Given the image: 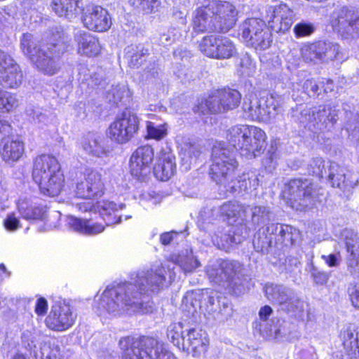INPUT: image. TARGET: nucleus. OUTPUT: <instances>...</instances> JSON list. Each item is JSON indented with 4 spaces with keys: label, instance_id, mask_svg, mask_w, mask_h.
Segmentation results:
<instances>
[{
    "label": "nucleus",
    "instance_id": "obj_1",
    "mask_svg": "<svg viewBox=\"0 0 359 359\" xmlns=\"http://www.w3.org/2000/svg\"><path fill=\"white\" fill-rule=\"evenodd\" d=\"M166 270L162 265L142 271L136 275L135 283H122L108 286L100 297H95V310L99 316H116L124 312L147 313L151 311L148 291L163 288Z\"/></svg>",
    "mask_w": 359,
    "mask_h": 359
},
{
    "label": "nucleus",
    "instance_id": "obj_2",
    "mask_svg": "<svg viewBox=\"0 0 359 359\" xmlns=\"http://www.w3.org/2000/svg\"><path fill=\"white\" fill-rule=\"evenodd\" d=\"M58 38L52 39L50 44H39L31 34H24L20 40L23 53L34 63L41 73L53 76L60 69V55L65 50L64 37L60 33Z\"/></svg>",
    "mask_w": 359,
    "mask_h": 359
},
{
    "label": "nucleus",
    "instance_id": "obj_3",
    "mask_svg": "<svg viewBox=\"0 0 359 359\" xmlns=\"http://www.w3.org/2000/svg\"><path fill=\"white\" fill-rule=\"evenodd\" d=\"M32 178L41 192L49 196H57L64 186L65 177L57 159L49 154L37 156L34 162Z\"/></svg>",
    "mask_w": 359,
    "mask_h": 359
},
{
    "label": "nucleus",
    "instance_id": "obj_4",
    "mask_svg": "<svg viewBox=\"0 0 359 359\" xmlns=\"http://www.w3.org/2000/svg\"><path fill=\"white\" fill-rule=\"evenodd\" d=\"M226 139L241 155L252 159L260 156L264 151L266 135L258 127L238 124L227 130Z\"/></svg>",
    "mask_w": 359,
    "mask_h": 359
},
{
    "label": "nucleus",
    "instance_id": "obj_5",
    "mask_svg": "<svg viewBox=\"0 0 359 359\" xmlns=\"http://www.w3.org/2000/svg\"><path fill=\"white\" fill-rule=\"evenodd\" d=\"M118 346L122 359H177L158 339L127 336L120 339Z\"/></svg>",
    "mask_w": 359,
    "mask_h": 359
},
{
    "label": "nucleus",
    "instance_id": "obj_6",
    "mask_svg": "<svg viewBox=\"0 0 359 359\" xmlns=\"http://www.w3.org/2000/svg\"><path fill=\"white\" fill-rule=\"evenodd\" d=\"M210 174L217 184L223 186L233 177L238 165L234 153L223 142H216L212 149Z\"/></svg>",
    "mask_w": 359,
    "mask_h": 359
},
{
    "label": "nucleus",
    "instance_id": "obj_7",
    "mask_svg": "<svg viewBox=\"0 0 359 359\" xmlns=\"http://www.w3.org/2000/svg\"><path fill=\"white\" fill-rule=\"evenodd\" d=\"M264 292L268 300L278 304L281 310L304 319V311L308 305L300 300L292 290L282 285L267 283L264 287Z\"/></svg>",
    "mask_w": 359,
    "mask_h": 359
},
{
    "label": "nucleus",
    "instance_id": "obj_8",
    "mask_svg": "<svg viewBox=\"0 0 359 359\" xmlns=\"http://www.w3.org/2000/svg\"><path fill=\"white\" fill-rule=\"evenodd\" d=\"M283 196L297 210L312 207L316 201L312 183L307 179H294L285 184Z\"/></svg>",
    "mask_w": 359,
    "mask_h": 359
},
{
    "label": "nucleus",
    "instance_id": "obj_9",
    "mask_svg": "<svg viewBox=\"0 0 359 359\" xmlns=\"http://www.w3.org/2000/svg\"><path fill=\"white\" fill-rule=\"evenodd\" d=\"M242 37L248 46L265 50L270 46L271 39L266 23L259 18H249L241 26Z\"/></svg>",
    "mask_w": 359,
    "mask_h": 359
},
{
    "label": "nucleus",
    "instance_id": "obj_10",
    "mask_svg": "<svg viewBox=\"0 0 359 359\" xmlns=\"http://www.w3.org/2000/svg\"><path fill=\"white\" fill-rule=\"evenodd\" d=\"M199 49L205 56L217 60L229 59L237 53L233 42L221 36L210 35L203 37L199 43Z\"/></svg>",
    "mask_w": 359,
    "mask_h": 359
},
{
    "label": "nucleus",
    "instance_id": "obj_11",
    "mask_svg": "<svg viewBox=\"0 0 359 359\" xmlns=\"http://www.w3.org/2000/svg\"><path fill=\"white\" fill-rule=\"evenodd\" d=\"M42 337L41 332L35 328L26 330L22 334V344L30 351H34L36 359H62L58 345L50 341H43L36 349V342Z\"/></svg>",
    "mask_w": 359,
    "mask_h": 359
},
{
    "label": "nucleus",
    "instance_id": "obj_12",
    "mask_svg": "<svg viewBox=\"0 0 359 359\" xmlns=\"http://www.w3.org/2000/svg\"><path fill=\"white\" fill-rule=\"evenodd\" d=\"M139 124V118L135 114L123 112L110 124L107 134L111 140L118 144H124L137 133Z\"/></svg>",
    "mask_w": 359,
    "mask_h": 359
},
{
    "label": "nucleus",
    "instance_id": "obj_13",
    "mask_svg": "<svg viewBox=\"0 0 359 359\" xmlns=\"http://www.w3.org/2000/svg\"><path fill=\"white\" fill-rule=\"evenodd\" d=\"M74 194L83 199H91L101 197L104 191V182L100 171L87 168L83 177L78 180Z\"/></svg>",
    "mask_w": 359,
    "mask_h": 359
},
{
    "label": "nucleus",
    "instance_id": "obj_14",
    "mask_svg": "<svg viewBox=\"0 0 359 359\" xmlns=\"http://www.w3.org/2000/svg\"><path fill=\"white\" fill-rule=\"evenodd\" d=\"M76 315L72 306L65 301L55 302L46 318V326L54 331L62 332L70 328L75 323Z\"/></svg>",
    "mask_w": 359,
    "mask_h": 359
},
{
    "label": "nucleus",
    "instance_id": "obj_15",
    "mask_svg": "<svg viewBox=\"0 0 359 359\" xmlns=\"http://www.w3.org/2000/svg\"><path fill=\"white\" fill-rule=\"evenodd\" d=\"M330 24L333 30L344 37L359 32V16L353 10L342 7L333 11Z\"/></svg>",
    "mask_w": 359,
    "mask_h": 359
},
{
    "label": "nucleus",
    "instance_id": "obj_16",
    "mask_svg": "<svg viewBox=\"0 0 359 359\" xmlns=\"http://www.w3.org/2000/svg\"><path fill=\"white\" fill-rule=\"evenodd\" d=\"M337 111L331 107L319 106L313 109H305L302 112L300 121L309 130L322 129L327 123H334L337 118Z\"/></svg>",
    "mask_w": 359,
    "mask_h": 359
},
{
    "label": "nucleus",
    "instance_id": "obj_17",
    "mask_svg": "<svg viewBox=\"0 0 359 359\" xmlns=\"http://www.w3.org/2000/svg\"><path fill=\"white\" fill-rule=\"evenodd\" d=\"M23 74L17 62L7 53L0 50V85L18 88L22 83Z\"/></svg>",
    "mask_w": 359,
    "mask_h": 359
},
{
    "label": "nucleus",
    "instance_id": "obj_18",
    "mask_svg": "<svg viewBox=\"0 0 359 359\" xmlns=\"http://www.w3.org/2000/svg\"><path fill=\"white\" fill-rule=\"evenodd\" d=\"M266 18L269 27L277 33H285L292 27L294 13L286 4H280L278 6L267 7Z\"/></svg>",
    "mask_w": 359,
    "mask_h": 359
},
{
    "label": "nucleus",
    "instance_id": "obj_19",
    "mask_svg": "<svg viewBox=\"0 0 359 359\" xmlns=\"http://www.w3.org/2000/svg\"><path fill=\"white\" fill-rule=\"evenodd\" d=\"M215 21L219 27V32H226L231 28L236 20L237 10L229 1L210 0L206 1Z\"/></svg>",
    "mask_w": 359,
    "mask_h": 359
},
{
    "label": "nucleus",
    "instance_id": "obj_20",
    "mask_svg": "<svg viewBox=\"0 0 359 359\" xmlns=\"http://www.w3.org/2000/svg\"><path fill=\"white\" fill-rule=\"evenodd\" d=\"M154 149L149 145L138 147L130 159V173L137 179H142L151 172V165L154 160Z\"/></svg>",
    "mask_w": 359,
    "mask_h": 359
},
{
    "label": "nucleus",
    "instance_id": "obj_21",
    "mask_svg": "<svg viewBox=\"0 0 359 359\" xmlns=\"http://www.w3.org/2000/svg\"><path fill=\"white\" fill-rule=\"evenodd\" d=\"M239 262L230 260H219L206 268L209 279L217 284L229 282L240 271Z\"/></svg>",
    "mask_w": 359,
    "mask_h": 359
},
{
    "label": "nucleus",
    "instance_id": "obj_22",
    "mask_svg": "<svg viewBox=\"0 0 359 359\" xmlns=\"http://www.w3.org/2000/svg\"><path fill=\"white\" fill-rule=\"evenodd\" d=\"M83 22L88 29L99 32L107 31L111 26L109 13L100 6L88 7L83 15Z\"/></svg>",
    "mask_w": 359,
    "mask_h": 359
},
{
    "label": "nucleus",
    "instance_id": "obj_23",
    "mask_svg": "<svg viewBox=\"0 0 359 359\" xmlns=\"http://www.w3.org/2000/svg\"><path fill=\"white\" fill-rule=\"evenodd\" d=\"M347 252V269L353 275L359 272V236L354 231L345 229L341 233Z\"/></svg>",
    "mask_w": 359,
    "mask_h": 359
},
{
    "label": "nucleus",
    "instance_id": "obj_24",
    "mask_svg": "<svg viewBox=\"0 0 359 359\" xmlns=\"http://www.w3.org/2000/svg\"><path fill=\"white\" fill-rule=\"evenodd\" d=\"M199 296L200 294L194 292L188 293L185 296L183 300V304L186 306V309L189 313H194L196 311L198 308L203 307L210 313L218 311L216 304H219L220 300L218 299L217 297L208 294V291L205 292V294L203 293V300L201 301L197 298ZM220 311H221L219 310V312Z\"/></svg>",
    "mask_w": 359,
    "mask_h": 359
},
{
    "label": "nucleus",
    "instance_id": "obj_25",
    "mask_svg": "<svg viewBox=\"0 0 359 359\" xmlns=\"http://www.w3.org/2000/svg\"><path fill=\"white\" fill-rule=\"evenodd\" d=\"M176 171L175 156L170 151L162 150L154 167L155 177L161 181L169 180Z\"/></svg>",
    "mask_w": 359,
    "mask_h": 359
},
{
    "label": "nucleus",
    "instance_id": "obj_26",
    "mask_svg": "<svg viewBox=\"0 0 359 359\" xmlns=\"http://www.w3.org/2000/svg\"><path fill=\"white\" fill-rule=\"evenodd\" d=\"M193 28L198 33L219 32L218 25L215 21L207 2L196 9L193 20Z\"/></svg>",
    "mask_w": 359,
    "mask_h": 359
},
{
    "label": "nucleus",
    "instance_id": "obj_27",
    "mask_svg": "<svg viewBox=\"0 0 359 359\" xmlns=\"http://www.w3.org/2000/svg\"><path fill=\"white\" fill-rule=\"evenodd\" d=\"M77 43V52L86 57H95L102 50V46L97 36L85 31H79L75 35Z\"/></svg>",
    "mask_w": 359,
    "mask_h": 359
},
{
    "label": "nucleus",
    "instance_id": "obj_28",
    "mask_svg": "<svg viewBox=\"0 0 359 359\" xmlns=\"http://www.w3.org/2000/svg\"><path fill=\"white\" fill-rule=\"evenodd\" d=\"M208 344V339L206 332L202 330L192 328L187 330L182 348L191 350L194 355H198L205 352Z\"/></svg>",
    "mask_w": 359,
    "mask_h": 359
},
{
    "label": "nucleus",
    "instance_id": "obj_29",
    "mask_svg": "<svg viewBox=\"0 0 359 359\" xmlns=\"http://www.w3.org/2000/svg\"><path fill=\"white\" fill-rule=\"evenodd\" d=\"M52 8L58 16L71 20L83 11V4L82 0H53Z\"/></svg>",
    "mask_w": 359,
    "mask_h": 359
},
{
    "label": "nucleus",
    "instance_id": "obj_30",
    "mask_svg": "<svg viewBox=\"0 0 359 359\" xmlns=\"http://www.w3.org/2000/svg\"><path fill=\"white\" fill-rule=\"evenodd\" d=\"M23 152L24 144L20 140L4 138L0 143V155L7 163L18 161Z\"/></svg>",
    "mask_w": 359,
    "mask_h": 359
},
{
    "label": "nucleus",
    "instance_id": "obj_31",
    "mask_svg": "<svg viewBox=\"0 0 359 359\" xmlns=\"http://www.w3.org/2000/svg\"><path fill=\"white\" fill-rule=\"evenodd\" d=\"M258 185L257 177L253 173H246L243 174L239 180L234 179L233 177L224 188L227 192L236 194L256 189Z\"/></svg>",
    "mask_w": 359,
    "mask_h": 359
},
{
    "label": "nucleus",
    "instance_id": "obj_32",
    "mask_svg": "<svg viewBox=\"0 0 359 359\" xmlns=\"http://www.w3.org/2000/svg\"><path fill=\"white\" fill-rule=\"evenodd\" d=\"M67 224L74 231L84 235L93 236L104 230V226L100 223H95L91 219H83L72 216L68 217Z\"/></svg>",
    "mask_w": 359,
    "mask_h": 359
},
{
    "label": "nucleus",
    "instance_id": "obj_33",
    "mask_svg": "<svg viewBox=\"0 0 359 359\" xmlns=\"http://www.w3.org/2000/svg\"><path fill=\"white\" fill-rule=\"evenodd\" d=\"M20 214L25 219H42L45 213V207L30 198H21L18 202Z\"/></svg>",
    "mask_w": 359,
    "mask_h": 359
},
{
    "label": "nucleus",
    "instance_id": "obj_34",
    "mask_svg": "<svg viewBox=\"0 0 359 359\" xmlns=\"http://www.w3.org/2000/svg\"><path fill=\"white\" fill-rule=\"evenodd\" d=\"M262 100L266 109V121L275 119L284 112L285 99L283 95L273 93L263 97Z\"/></svg>",
    "mask_w": 359,
    "mask_h": 359
},
{
    "label": "nucleus",
    "instance_id": "obj_35",
    "mask_svg": "<svg viewBox=\"0 0 359 359\" xmlns=\"http://www.w3.org/2000/svg\"><path fill=\"white\" fill-rule=\"evenodd\" d=\"M125 205L120 204L117 205L112 201L99 202L97 205L99 213L105 222L106 225L110 226L120 222L121 216L118 213Z\"/></svg>",
    "mask_w": 359,
    "mask_h": 359
},
{
    "label": "nucleus",
    "instance_id": "obj_36",
    "mask_svg": "<svg viewBox=\"0 0 359 359\" xmlns=\"http://www.w3.org/2000/svg\"><path fill=\"white\" fill-rule=\"evenodd\" d=\"M194 111L202 114L208 113L217 114L224 111L218 91L208 97L198 100V103L194 107Z\"/></svg>",
    "mask_w": 359,
    "mask_h": 359
},
{
    "label": "nucleus",
    "instance_id": "obj_37",
    "mask_svg": "<svg viewBox=\"0 0 359 359\" xmlns=\"http://www.w3.org/2000/svg\"><path fill=\"white\" fill-rule=\"evenodd\" d=\"M170 259L174 264L180 266L184 273L193 272L196 269L201 266V263L193 255L191 249H185L178 254H173Z\"/></svg>",
    "mask_w": 359,
    "mask_h": 359
},
{
    "label": "nucleus",
    "instance_id": "obj_38",
    "mask_svg": "<svg viewBox=\"0 0 359 359\" xmlns=\"http://www.w3.org/2000/svg\"><path fill=\"white\" fill-rule=\"evenodd\" d=\"M82 148L88 154L96 157L106 156L107 150L102 144L100 136L94 133H88L83 137L81 142Z\"/></svg>",
    "mask_w": 359,
    "mask_h": 359
},
{
    "label": "nucleus",
    "instance_id": "obj_39",
    "mask_svg": "<svg viewBox=\"0 0 359 359\" xmlns=\"http://www.w3.org/2000/svg\"><path fill=\"white\" fill-rule=\"evenodd\" d=\"M246 209L237 201H229L224 203L219 208L221 216L224 217L228 222H235L238 219H243L246 217Z\"/></svg>",
    "mask_w": 359,
    "mask_h": 359
},
{
    "label": "nucleus",
    "instance_id": "obj_40",
    "mask_svg": "<svg viewBox=\"0 0 359 359\" xmlns=\"http://www.w3.org/2000/svg\"><path fill=\"white\" fill-rule=\"evenodd\" d=\"M243 110L246 118L258 121H266V109L263 104L262 97L250 100L249 102H245Z\"/></svg>",
    "mask_w": 359,
    "mask_h": 359
},
{
    "label": "nucleus",
    "instance_id": "obj_41",
    "mask_svg": "<svg viewBox=\"0 0 359 359\" xmlns=\"http://www.w3.org/2000/svg\"><path fill=\"white\" fill-rule=\"evenodd\" d=\"M339 337L346 351L359 355V329L348 327L341 331Z\"/></svg>",
    "mask_w": 359,
    "mask_h": 359
},
{
    "label": "nucleus",
    "instance_id": "obj_42",
    "mask_svg": "<svg viewBox=\"0 0 359 359\" xmlns=\"http://www.w3.org/2000/svg\"><path fill=\"white\" fill-rule=\"evenodd\" d=\"M201 154V147L199 144L192 142L184 143L180 155L186 170L190 169L191 165L196 163Z\"/></svg>",
    "mask_w": 359,
    "mask_h": 359
},
{
    "label": "nucleus",
    "instance_id": "obj_43",
    "mask_svg": "<svg viewBox=\"0 0 359 359\" xmlns=\"http://www.w3.org/2000/svg\"><path fill=\"white\" fill-rule=\"evenodd\" d=\"M148 50L142 44L131 45L126 48V57L128 65L133 68L139 67L145 60Z\"/></svg>",
    "mask_w": 359,
    "mask_h": 359
},
{
    "label": "nucleus",
    "instance_id": "obj_44",
    "mask_svg": "<svg viewBox=\"0 0 359 359\" xmlns=\"http://www.w3.org/2000/svg\"><path fill=\"white\" fill-rule=\"evenodd\" d=\"M26 114L32 118L34 123L39 128L49 126L55 118L53 114L43 111V109L35 107H28L26 109Z\"/></svg>",
    "mask_w": 359,
    "mask_h": 359
},
{
    "label": "nucleus",
    "instance_id": "obj_45",
    "mask_svg": "<svg viewBox=\"0 0 359 359\" xmlns=\"http://www.w3.org/2000/svg\"><path fill=\"white\" fill-rule=\"evenodd\" d=\"M224 111L231 110L236 108L241 99V93L233 89H223L218 90Z\"/></svg>",
    "mask_w": 359,
    "mask_h": 359
},
{
    "label": "nucleus",
    "instance_id": "obj_46",
    "mask_svg": "<svg viewBox=\"0 0 359 359\" xmlns=\"http://www.w3.org/2000/svg\"><path fill=\"white\" fill-rule=\"evenodd\" d=\"M168 128L166 123L147 121H146V138L157 141L161 140L168 135Z\"/></svg>",
    "mask_w": 359,
    "mask_h": 359
},
{
    "label": "nucleus",
    "instance_id": "obj_47",
    "mask_svg": "<svg viewBox=\"0 0 359 359\" xmlns=\"http://www.w3.org/2000/svg\"><path fill=\"white\" fill-rule=\"evenodd\" d=\"M321 61L326 62L336 58L339 51V47L337 43L330 41H320L316 42Z\"/></svg>",
    "mask_w": 359,
    "mask_h": 359
},
{
    "label": "nucleus",
    "instance_id": "obj_48",
    "mask_svg": "<svg viewBox=\"0 0 359 359\" xmlns=\"http://www.w3.org/2000/svg\"><path fill=\"white\" fill-rule=\"evenodd\" d=\"M184 332L182 323H172L168 328V337L175 346L182 348L186 338Z\"/></svg>",
    "mask_w": 359,
    "mask_h": 359
},
{
    "label": "nucleus",
    "instance_id": "obj_49",
    "mask_svg": "<svg viewBox=\"0 0 359 359\" xmlns=\"http://www.w3.org/2000/svg\"><path fill=\"white\" fill-rule=\"evenodd\" d=\"M129 2L145 14L156 13L161 7V0H129Z\"/></svg>",
    "mask_w": 359,
    "mask_h": 359
},
{
    "label": "nucleus",
    "instance_id": "obj_50",
    "mask_svg": "<svg viewBox=\"0 0 359 359\" xmlns=\"http://www.w3.org/2000/svg\"><path fill=\"white\" fill-rule=\"evenodd\" d=\"M288 326L289 324L285 322L271 325L266 331L267 337L277 340H289L290 332Z\"/></svg>",
    "mask_w": 359,
    "mask_h": 359
},
{
    "label": "nucleus",
    "instance_id": "obj_51",
    "mask_svg": "<svg viewBox=\"0 0 359 359\" xmlns=\"http://www.w3.org/2000/svg\"><path fill=\"white\" fill-rule=\"evenodd\" d=\"M0 97V111L2 112L13 111L19 105V100L16 94L3 90Z\"/></svg>",
    "mask_w": 359,
    "mask_h": 359
},
{
    "label": "nucleus",
    "instance_id": "obj_52",
    "mask_svg": "<svg viewBox=\"0 0 359 359\" xmlns=\"http://www.w3.org/2000/svg\"><path fill=\"white\" fill-rule=\"evenodd\" d=\"M330 170L329 179L331 181L332 187L342 189L349 185L345 180V175L342 169H341L337 164L332 163Z\"/></svg>",
    "mask_w": 359,
    "mask_h": 359
},
{
    "label": "nucleus",
    "instance_id": "obj_53",
    "mask_svg": "<svg viewBox=\"0 0 359 359\" xmlns=\"http://www.w3.org/2000/svg\"><path fill=\"white\" fill-rule=\"evenodd\" d=\"M130 96L129 88L125 84H119L113 86L107 92V98L110 102L118 104L121 102L124 98H128Z\"/></svg>",
    "mask_w": 359,
    "mask_h": 359
},
{
    "label": "nucleus",
    "instance_id": "obj_54",
    "mask_svg": "<svg viewBox=\"0 0 359 359\" xmlns=\"http://www.w3.org/2000/svg\"><path fill=\"white\" fill-rule=\"evenodd\" d=\"M220 232L218 233H215L212 238V241L215 245H216L218 248L222 250H227L229 247L233 243H239L241 242V239L238 238L235 236H232L230 234H221Z\"/></svg>",
    "mask_w": 359,
    "mask_h": 359
},
{
    "label": "nucleus",
    "instance_id": "obj_55",
    "mask_svg": "<svg viewBox=\"0 0 359 359\" xmlns=\"http://www.w3.org/2000/svg\"><path fill=\"white\" fill-rule=\"evenodd\" d=\"M252 222L253 224L260 225L269 220L271 212L266 206L256 205L251 209Z\"/></svg>",
    "mask_w": 359,
    "mask_h": 359
},
{
    "label": "nucleus",
    "instance_id": "obj_56",
    "mask_svg": "<svg viewBox=\"0 0 359 359\" xmlns=\"http://www.w3.org/2000/svg\"><path fill=\"white\" fill-rule=\"evenodd\" d=\"M316 43L305 44L302 48V55L304 61L307 62L317 63L321 62Z\"/></svg>",
    "mask_w": 359,
    "mask_h": 359
},
{
    "label": "nucleus",
    "instance_id": "obj_57",
    "mask_svg": "<svg viewBox=\"0 0 359 359\" xmlns=\"http://www.w3.org/2000/svg\"><path fill=\"white\" fill-rule=\"evenodd\" d=\"M297 235V231L290 225L283 224L280 229V233L278 235L276 241L285 243L286 244H292L294 241V236Z\"/></svg>",
    "mask_w": 359,
    "mask_h": 359
},
{
    "label": "nucleus",
    "instance_id": "obj_58",
    "mask_svg": "<svg viewBox=\"0 0 359 359\" xmlns=\"http://www.w3.org/2000/svg\"><path fill=\"white\" fill-rule=\"evenodd\" d=\"M311 259H313V256ZM309 272L311 273L314 283L316 285H325L329 280V273L326 271L319 270L313 264V259H311Z\"/></svg>",
    "mask_w": 359,
    "mask_h": 359
},
{
    "label": "nucleus",
    "instance_id": "obj_59",
    "mask_svg": "<svg viewBox=\"0 0 359 359\" xmlns=\"http://www.w3.org/2000/svg\"><path fill=\"white\" fill-rule=\"evenodd\" d=\"M315 29L316 28L313 23L303 21L295 25L294 33L297 38H302L311 35Z\"/></svg>",
    "mask_w": 359,
    "mask_h": 359
},
{
    "label": "nucleus",
    "instance_id": "obj_60",
    "mask_svg": "<svg viewBox=\"0 0 359 359\" xmlns=\"http://www.w3.org/2000/svg\"><path fill=\"white\" fill-rule=\"evenodd\" d=\"M324 166V161L320 157H316L311 159L308 166V171L312 175H315L319 177H323Z\"/></svg>",
    "mask_w": 359,
    "mask_h": 359
},
{
    "label": "nucleus",
    "instance_id": "obj_61",
    "mask_svg": "<svg viewBox=\"0 0 359 359\" xmlns=\"http://www.w3.org/2000/svg\"><path fill=\"white\" fill-rule=\"evenodd\" d=\"M278 156L276 153V149H273V146L271 149L268 151L266 156L263 160L262 163L269 171L275 169L277 165Z\"/></svg>",
    "mask_w": 359,
    "mask_h": 359
},
{
    "label": "nucleus",
    "instance_id": "obj_62",
    "mask_svg": "<svg viewBox=\"0 0 359 359\" xmlns=\"http://www.w3.org/2000/svg\"><path fill=\"white\" fill-rule=\"evenodd\" d=\"M321 259L329 267H338L341 262V256L339 252L329 255H323Z\"/></svg>",
    "mask_w": 359,
    "mask_h": 359
},
{
    "label": "nucleus",
    "instance_id": "obj_63",
    "mask_svg": "<svg viewBox=\"0 0 359 359\" xmlns=\"http://www.w3.org/2000/svg\"><path fill=\"white\" fill-rule=\"evenodd\" d=\"M4 226L9 231H15L20 227V221L14 213H11L4 220Z\"/></svg>",
    "mask_w": 359,
    "mask_h": 359
},
{
    "label": "nucleus",
    "instance_id": "obj_64",
    "mask_svg": "<svg viewBox=\"0 0 359 359\" xmlns=\"http://www.w3.org/2000/svg\"><path fill=\"white\" fill-rule=\"evenodd\" d=\"M48 302L43 297H40L37 299L35 305V313L38 316H44L47 313Z\"/></svg>",
    "mask_w": 359,
    "mask_h": 359
}]
</instances>
